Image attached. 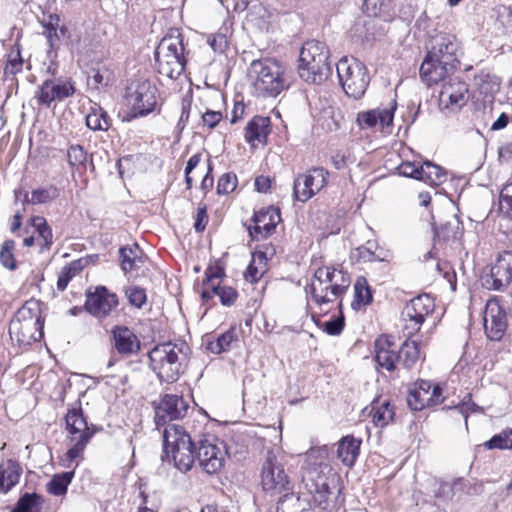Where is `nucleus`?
<instances>
[{
  "instance_id": "1",
  "label": "nucleus",
  "mask_w": 512,
  "mask_h": 512,
  "mask_svg": "<svg viewBox=\"0 0 512 512\" xmlns=\"http://www.w3.org/2000/svg\"><path fill=\"white\" fill-rule=\"evenodd\" d=\"M65 422L70 448L60 459V464L65 468H72V470L54 475L47 483V491L54 496L66 494L74 477V469L83 459L84 450L93 436V431L88 427L80 403H76L68 409Z\"/></svg>"
},
{
  "instance_id": "2",
  "label": "nucleus",
  "mask_w": 512,
  "mask_h": 512,
  "mask_svg": "<svg viewBox=\"0 0 512 512\" xmlns=\"http://www.w3.org/2000/svg\"><path fill=\"white\" fill-rule=\"evenodd\" d=\"M460 43L455 35L441 33L420 66V76L428 86L443 81L459 64Z\"/></svg>"
},
{
  "instance_id": "3",
  "label": "nucleus",
  "mask_w": 512,
  "mask_h": 512,
  "mask_svg": "<svg viewBox=\"0 0 512 512\" xmlns=\"http://www.w3.org/2000/svg\"><path fill=\"white\" fill-rule=\"evenodd\" d=\"M190 349L185 342H166L149 352L150 366L161 381L172 383L184 372Z\"/></svg>"
},
{
  "instance_id": "4",
  "label": "nucleus",
  "mask_w": 512,
  "mask_h": 512,
  "mask_svg": "<svg viewBox=\"0 0 512 512\" xmlns=\"http://www.w3.org/2000/svg\"><path fill=\"white\" fill-rule=\"evenodd\" d=\"M44 320L42 304L36 299L27 300L9 323V335L20 346H28L43 337Z\"/></svg>"
},
{
  "instance_id": "5",
  "label": "nucleus",
  "mask_w": 512,
  "mask_h": 512,
  "mask_svg": "<svg viewBox=\"0 0 512 512\" xmlns=\"http://www.w3.org/2000/svg\"><path fill=\"white\" fill-rule=\"evenodd\" d=\"M350 277L342 270L333 267L318 268L306 286L305 291L309 299L316 305L322 306L333 303L341 297L350 285Z\"/></svg>"
},
{
  "instance_id": "6",
  "label": "nucleus",
  "mask_w": 512,
  "mask_h": 512,
  "mask_svg": "<svg viewBox=\"0 0 512 512\" xmlns=\"http://www.w3.org/2000/svg\"><path fill=\"white\" fill-rule=\"evenodd\" d=\"M249 75L256 92L264 97H276L288 86L285 68L275 59L254 60Z\"/></svg>"
},
{
  "instance_id": "7",
  "label": "nucleus",
  "mask_w": 512,
  "mask_h": 512,
  "mask_svg": "<svg viewBox=\"0 0 512 512\" xmlns=\"http://www.w3.org/2000/svg\"><path fill=\"white\" fill-rule=\"evenodd\" d=\"M329 50L325 43L311 40L304 43L299 56V76L308 83L321 84L330 74Z\"/></svg>"
},
{
  "instance_id": "8",
  "label": "nucleus",
  "mask_w": 512,
  "mask_h": 512,
  "mask_svg": "<svg viewBox=\"0 0 512 512\" xmlns=\"http://www.w3.org/2000/svg\"><path fill=\"white\" fill-rule=\"evenodd\" d=\"M164 452L181 472L189 471L195 462V444L179 424L170 423L163 431Z\"/></svg>"
},
{
  "instance_id": "9",
  "label": "nucleus",
  "mask_w": 512,
  "mask_h": 512,
  "mask_svg": "<svg viewBox=\"0 0 512 512\" xmlns=\"http://www.w3.org/2000/svg\"><path fill=\"white\" fill-rule=\"evenodd\" d=\"M158 73L171 80L177 79L184 71L185 57L183 37L172 31L159 43L155 51Z\"/></svg>"
},
{
  "instance_id": "10",
  "label": "nucleus",
  "mask_w": 512,
  "mask_h": 512,
  "mask_svg": "<svg viewBox=\"0 0 512 512\" xmlns=\"http://www.w3.org/2000/svg\"><path fill=\"white\" fill-rule=\"evenodd\" d=\"M125 100L132 117L147 116L157 109L158 89L149 79H133L126 87Z\"/></svg>"
},
{
  "instance_id": "11",
  "label": "nucleus",
  "mask_w": 512,
  "mask_h": 512,
  "mask_svg": "<svg viewBox=\"0 0 512 512\" xmlns=\"http://www.w3.org/2000/svg\"><path fill=\"white\" fill-rule=\"evenodd\" d=\"M336 70L346 95L359 99L365 94L370 78L362 62L344 57L337 63Z\"/></svg>"
},
{
  "instance_id": "12",
  "label": "nucleus",
  "mask_w": 512,
  "mask_h": 512,
  "mask_svg": "<svg viewBox=\"0 0 512 512\" xmlns=\"http://www.w3.org/2000/svg\"><path fill=\"white\" fill-rule=\"evenodd\" d=\"M434 308V301L429 295L424 294L413 298L405 305L401 313L404 333L408 337L415 335Z\"/></svg>"
},
{
  "instance_id": "13",
  "label": "nucleus",
  "mask_w": 512,
  "mask_h": 512,
  "mask_svg": "<svg viewBox=\"0 0 512 512\" xmlns=\"http://www.w3.org/2000/svg\"><path fill=\"white\" fill-rule=\"evenodd\" d=\"M74 93L75 86L71 79L52 78L38 86L34 99L39 107L49 108L53 102H61L73 96Z\"/></svg>"
},
{
  "instance_id": "14",
  "label": "nucleus",
  "mask_w": 512,
  "mask_h": 512,
  "mask_svg": "<svg viewBox=\"0 0 512 512\" xmlns=\"http://www.w3.org/2000/svg\"><path fill=\"white\" fill-rule=\"evenodd\" d=\"M225 445L218 438L208 435L199 441L197 459L208 474L220 471L225 460Z\"/></svg>"
},
{
  "instance_id": "15",
  "label": "nucleus",
  "mask_w": 512,
  "mask_h": 512,
  "mask_svg": "<svg viewBox=\"0 0 512 512\" xmlns=\"http://www.w3.org/2000/svg\"><path fill=\"white\" fill-rule=\"evenodd\" d=\"M328 171L321 167L308 170L294 180L293 195L301 202H306L321 191L327 184Z\"/></svg>"
},
{
  "instance_id": "16",
  "label": "nucleus",
  "mask_w": 512,
  "mask_h": 512,
  "mask_svg": "<svg viewBox=\"0 0 512 512\" xmlns=\"http://www.w3.org/2000/svg\"><path fill=\"white\" fill-rule=\"evenodd\" d=\"M290 480L283 465L272 452H268L262 466L261 485L264 491L278 494L289 489Z\"/></svg>"
},
{
  "instance_id": "17",
  "label": "nucleus",
  "mask_w": 512,
  "mask_h": 512,
  "mask_svg": "<svg viewBox=\"0 0 512 512\" xmlns=\"http://www.w3.org/2000/svg\"><path fill=\"white\" fill-rule=\"evenodd\" d=\"M442 401V389L426 380L417 382L415 388L409 392L407 397V403L414 411L438 405Z\"/></svg>"
},
{
  "instance_id": "18",
  "label": "nucleus",
  "mask_w": 512,
  "mask_h": 512,
  "mask_svg": "<svg viewBox=\"0 0 512 512\" xmlns=\"http://www.w3.org/2000/svg\"><path fill=\"white\" fill-rule=\"evenodd\" d=\"M118 305V297L106 287H96L94 292L86 294L85 309L92 316L103 319Z\"/></svg>"
},
{
  "instance_id": "19",
  "label": "nucleus",
  "mask_w": 512,
  "mask_h": 512,
  "mask_svg": "<svg viewBox=\"0 0 512 512\" xmlns=\"http://www.w3.org/2000/svg\"><path fill=\"white\" fill-rule=\"evenodd\" d=\"M396 104L386 107L361 111L357 114L356 122L362 130L384 131L393 124Z\"/></svg>"
},
{
  "instance_id": "20",
  "label": "nucleus",
  "mask_w": 512,
  "mask_h": 512,
  "mask_svg": "<svg viewBox=\"0 0 512 512\" xmlns=\"http://www.w3.org/2000/svg\"><path fill=\"white\" fill-rule=\"evenodd\" d=\"M188 404L182 396L166 394L155 407V423L157 427L167 426V422L185 416Z\"/></svg>"
},
{
  "instance_id": "21",
  "label": "nucleus",
  "mask_w": 512,
  "mask_h": 512,
  "mask_svg": "<svg viewBox=\"0 0 512 512\" xmlns=\"http://www.w3.org/2000/svg\"><path fill=\"white\" fill-rule=\"evenodd\" d=\"M484 327L487 337L492 341L501 340L506 332V313L496 299H490L486 303Z\"/></svg>"
},
{
  "instance_id": "22",
  "label": "nucleus",
  "mask_w": 512,
  "mask_h": 512,
  "mask_svg": "<svg viewBox=\"0 0 512 512\" xmlns=\"http://www.w3.org/2000/svg\"><path fill=\"white\" fill-rule=\"evenodd\" d=\"M331 472L328 463V448L326 446L313 447L306 453L304 466V481H314L321 478H329Z\"/></svg>"
},
{
  "instance_id": "23",
  "label": "nucleus",
  "mask_w": 512,
  "mask_h": 512,
  "mask_svg": "<svg viewBox=\"0 0 512 512\" xmlns=\"http://www.w3.org/2000/svg\"><path fill=\"white\" fill-rule=\"evenodd\" d=\"M468 101V85L458 79L445 82L439 93V104L444 109L457 111Z\"/></svg>"
},
{
  "instance_id": "24",
  "label": "nucleus",
  "mask_w": 512,
  "mask_h": 512,
  "mask_svg": "<svg viewBox=\"0 0 512 512\" xmlns=\"http://www.w3.org/2000/svg\"><path fill=\"white\" fill-rule=\"evenodd\" d=\"M313 496L314 508L319 512H333L336 508V492L330 488L329 478H321L314 481H305Z\"/></svg>"
},
{
  "instance_id": "25",
  "label": "nucleus",
  "mask_w": 512,
  "mask_h": 512,
  "mask_svg": "<svg viewBox=\"0 0 512 512\" xmlns=\"http://www.w3.org/2000/svg\"><path fill=\"white\" fill-rule=\"evenodd\" d=\"M280 211L274 207H267L254 214V226L250 228L253 238L264 239L269 236L280 222Z\"/></svg>"
},
{
  "instance_id": "26",
  "label": "nucleus",
  "mask_w": 512,
  "mask_h": 512,
  "mask_svg": "<svg viewBox=\"0 0 512 512\" xmlns=\"http://www.w3.org/2000/svg\"><path fill=\"white\" fill-rule=\"evenodd\" d=\"M491 287L500 290L508 286L512 281V252L501 253L491 268Z\"/></svg>"
},
{
  "instance_id": "27",
  "label": "nucleus",
  "mask_w": 512,
  "mask_h": 512,
  "mask_svg": "<svg viewBox=\"0 0 512 512\" xmlns=\"http://www.w3.org/2000/svg\"><path fill=\"white\" fill-rule=\"evenodd\" d=\"M375 361L379 367L388 371L396 369L398 350L387 338H378L375 342Z\"/></svg>"
},
{
  "instance_id": "28",
  "label": "nucleus",
  "mask_w": 512,
  "mask_h": 512,
  "mask_svg": "<svg viewBox=\"0 0 512 512\" xmlns=\"http://www.w3.org/2000/svg\"><path fill=\"white\" fill-rule=\"evenodd\" d=\"M114 346L123 355L137 353L140 349V342L137 336L125 326H117L113 329Z\"/></svg>"
},
{
  "instance_id": "29",
  "label": "nucleus",
  "mask_w": 512,
  "mask_h": 512,
  "mask_svg": "<svg viewBox=\"0 0 512 512\" xmlns=\"http://www.w3.org/2000/svg\"><path fill=\"white\" fill-rule=\"evenodd\" d=\"M270 119L268 117L255 116L247 124L245 129V139L252 146L266 142L269 129Z\"/></svg>"
},
{
  "instance_id": "30",
  "label": "nucleus",
  "mask_w": 512,
  "mask_h": 512,
  "mask_svg": "<svg viewBox=\"0 0 512 512\" xmlns=\"http://www.w3.org/2000/svg\"><path fill=\"white\" fill-rule=\"evenodd\" d=\"M119 257L121 268L125 273L138 270L145 261V255L136 243L120 248Z\"/></svg>"
},
{
  "instance_id": "31",
  "label": "nucleus",
  "mask_w": 512,
  "mask_h": 512,
  "mask_svg": "<svg viewBox=\"0 0 512 512\" xmlns=\"http://www.w3.org/2000/svg\"><path fill=\"white\" fill-rule=\"evenodd\" d=\"M218 278V275H212L208 278L207 287L202 292L203 299H209L213 295H217L224 306L233 305L238 296L237 291L230 286L216 285L214 281Z\"/></svg>"
},
{
  "instance_id": "32",
  "label": "nucleus",
  "mask_w": 512,
  "mask_h": 512,
  "mask_svg": "<svg viewBox=\"0 0 512 512\" xmlns=\"http://www.w3.org/2000/svg\"><path fill=\"white\" fill-rule=\"evenodd\" d=\"M29 226L32 229L31 232L36 236L41 251L50 249L53 244V233L46 219L42 216H34L29 220Z\"/></svg>"
},
{
  "instance_id": "33",
  "label": "nucleus",
  "mask_w": 512,
  "mask_h": 512,
  "mask_svg": "<svg viewBox=\"0 0 512 512\" xmlns=\"http://www.w3.org/2000/svg\"><path fill=\"white\" fill-rule=\"evenodd\" d=\"M368 411V415L372 417V422L378 427H385L393 421L395 412L389 401L380 403L373 401L370 408H365L364 412Z\"/></svg>"
},
{
  "instance_id": "34",
  "label": "nucleus",
  "mask_w": 512,
  "mask_h": 512,
  "mask_svg": "<svg viewBox=\"0 0 512 512\" xmlns=\"http://www.w3.org/2000/svg\"><path fill=\"white\" fill-rule=\"evenodd\" d=\"M361 440L353 436H346L339 442L337 454L342 463L346 466H352L359 454Z\"/></svg>"
},
{
  "instance_id": "35",
  "label": "nucleus",
  "mask_w": 512,
  "mask_h": 512,
  "mask_svg": "<svg viewBox=\"0 0 512 512\" xmlns=\"http://www.w3.org/2000/svg\"><path fill=\"white\" fill-rule=\"evenodd\" d=\"M21 475L20 465L13 460H8L0 467V491L7 492L15 486Z\"/></svg>"
},
{
  "instance_id": "36",
  "label": "nucleus",
  "mask_w": 512,
  "mask_h": 512,
  "mask_svg": "<svg viewBox=\"0 0 512 512\" xmlns=\"http://www.w3.org/2000/svg\"><path fill=\"white\" fill-rule=\"evenodd\" d=\"M420 343L406 340L398 350V363L406 369L412 368L420 358Z\"/></svg>"
},
{
  "instance_id": "37",
  "label": "nucleus",
  "mask_w": 512,
  "mask_h": 512,
  "mask_svg": "<svg viewBox=\"0 0 512 512\" xmlns=\"http://www.w3.org/2000/svg\"><path fill=\"white\" fill-rule=\"evenodd\" d=\"M420 176L419 180L432 186H438L446 180L444 169L430 161H425L420 165Z\"/></svg>"
},
{
  "instance_id": "38",
  "label": "nucleus",
  "mask_w": 512,
  "mask_h": 512,
  "mask_svg": "<svg viewBox=\"0 0 512 512\" xmlns=\"http://www.w3.org/2000/svg\"><path fill=\"white\" fill-rule=\"evenodd\" d=\"M267 271V257L259 252L253 255L244 274L245 279L251 283L258 282Z\"/></svg>"
},
{
  "instance_id": "39",
  "label": "nucleus",
  "mask_w": 512,
  "mask_h": 512,
  "mask_svg": "<svg viewBox=\"0 0 512 512\" xmlns=\"http://www.w3.org/2000/svg\"><path fill=\"white\" fill-rule=\"evenodd\" d=\"M86 263L87 261L84 259H77L63 267L57 280L58 290L64 291L69 282L84 269Z\"/></svg>"
},
{
  "instance_id": "40",
  "label": "nucleus",
  "mask_w": 512,
  "mask_h": 512,
  "mask_svg": "<svg viewBox=\"0 0 512 512\" xmlns=\"http://www.w3.org/2000/svg\"><path fill=\"white\" fill-rule=\"evenodd\" d=\"M372 301V293L367 280L364 277L357 278L354 285V300L352 308L359 310Z\"/></svg>"
},
{
  "instance_id": "41",
  "label": "nucleus",
  "mask_w": 512,
  "mask_h": 512,
  "mask_svg": "<svg viewBox=\"0 0 512 512\" xmlns=\"http://www.w3.org/2000/svg\"><path fill=\"white\" fill-rule=\"evenodd\" d=\"M58 196L59 190L55 186L41 187L33 190L31 196L26 193L24 195V203L32 205L46 204Z\"/></svg>"
},
{
  "instance_id": "42",
  "label": "nucleus",
  "mask_w": 512,
  "mask_h": 512,
  "mask_svg": "<svg viewBox=\"0 0 512 512\" xmlns=\"http://www.w3.org/2000/svg\"><path fill=\"white\" fill-rule=\"evenodd\" d=\"M86 125L94 131H107L111 123L106 111L101 107H93L86 116Z\"/></svg>"
},
{
  "instance_id": "43",
  "label": "nucleus",
  "mask_w": 512,
  "mask_h": 512,
  "mask_svg": "<svg viewBox=\"0 0 512 512\" xmlns=\"http://www.w3.org/2000/svg\"><path fill=\"white\" fill-rule=\"evenodd\" d=\"M377 250V244L375 242L368 241L365 246H361L356 249L357 257L363 262L387 261L389 253L383 250Z\"/></svg>"
},
{
  "instance_id": "44",
  "label": "nucleus",
  "mask_w": 512,
  "mask_h": 512,
  "mask_svg": "<svg viewBox=\"0 0 512 512\" xmlns=\"http://www.w3.org/2000/svg\"><path fill=\"white\" fill-rule=\"evenodd\" d=\"M237 340L236 331L234 328L227 330L216 338L214 341H210L207 344V349L214 354H220L228 351L234 341Z\"/></svg>"
},
{
  "instance_id": "45",
  "label": "nucleus",
  "mask_w": 512,
  "mask_h": 512,
  "mask_svg": "<svg viewBox=\"0 0 512 512\" xmlns=\"http://www.w3.org/2000/svg\"><path fill=\"white\" fill-rule=\"evenodd\" d=\"M67 160L73 171L86 169L87 153L80 145H71L67 150Z\"/></svg>"
},
{
  "instance_id": "46",
  "label": "nucleus",
  "mask_w": 512,
  "mask_h": 512,
  "mask_svg": "<svg viewBox=\"0 0 512 512\" xmlns=\"http://www.w3.org/2000/svg\"><path fill=\"white\" fill-rule=\"evenodd\" d=\"M476 83L481 94L493 96L498 92L500 81L497 77L488 73H481L476 77Z\"/></svg>"
},
{
  "instance_id": "47",
  "label": "nucleus",
  "mask_w": 512,
  "mask_h": 512,
  "mask_svg": "<svg viewBox=\"0 0 512 512\" xmlns=\"http://www.w3.org/2000/svg\"><path fill=\"white\" fill-rule=\"evenodd\" d=\"M41 498L36 493H25L11 512H38Z\"/></svg>"
},
{
  "instance_id": "48",
  "label": "nucleus",
  "mask_w": 512,
  "mask_h": 512,
  "mask_svg": "<svg viewBox=\"0 0 512 512\" xmlns=\"http://www.w3.org/2000/svg\"><path fill=\"white\" fill-rule=\"evenodd\" d=\"M484 446L487 449H512V429L494 435Z\"/></svg>"
},
{
  "instance_id": "49",
  "label": "nucleus",
  "mask_w": 512,
  "mask_h": 512,
  "mask_svg": "<svg viewBox=\"0 0 512 512\" xmlns=\"http://www.w3.org/2000/svg\"><path fill=\"white\" fill-rule=\"evenodd\" d=\"M112 81V73L106 69H93L91 71V75L89 76L88 83L94 89H100L106 87Z\"/></svg>"
},
{
  "instance_id": "50",
  "label": "nucleus",
  "mask_w": 512,
  "mask_h": 512,
  "mask_svg": "<svg viewBox=\"0 0 512 512\" xmlns=\"http://www.w3.org/2000/svg\"><path fill=\"white\" fill-rule=\"evenodd\" d=\"M435 233L438 238L443 240L456 239L460 234V223L457 219H453L435 229Z\"/></svg>"
},
{
  "instance_id": "51",
  "label": "nucleus",
  "mask_w": 512,
  "mask_h": 512,
  "mask_svg": "<svg viewBox=\"0 0 512 512\" xmlns=\"http://www.w3.org/2000/svg\"><path fill=\"white\" fill-rule=\"evenodd\" d=\"M15 242L13 240H6L0 250V261L2 265L8 269H15L16 262L14 258Z\"/></svg>"
},
{
  "instance_id": "52",
  "label": "nucleus",
  "mask_w": 512,
  "mask_h": 512,
  "mask_svg": "<svg viewBox=\"0 0 512 512\" xmlns=\"http://www.w3.org/2000/svg\"><path fill=\"white\" fill-rule=\"evenodd\" d=\"M300 499L294 494H286L280 499L277 506V512H300Z\"/></svg>"
},
{
  "instance_id": "53",
  "label": "nucleus",
  "mask_w": 512,
  "mask_h": 512,
  "mask_svg": "<svg viewBox=\"0 0 512 512\" xmlns=\"http://www.w3.org/2000/svg\"><path fill=\"white\" fill-rule=\"evenodd\" d=\"M129 303L136 308H141L147 300L146 292L143 288L138 286H130L125 292Z\"/></svg>"
},
{
  "instance_id": "54",
  "label": "nucleus",
  "mask_w": 512,
  "mask_h": 512,
  "mask_svg": "<svg viewBox=\"0 0 512 512\" xmlns=\"http://www.w3.org/2000/svg\"><path fill=\"white\" fill-rule=\"evenodd\" d=\"M237 186V177L232 173H226L220 177L217 184L219 194H228Z\"/></svg>"
},
{
  "instance_id": "55",
  "label": "nucleus",
  "mask_w": 512,
  "mask_h": 512,
  "mask_svg": "<svg viewBox=\"0 0 512 512\" xmlns=\"http://www.w3.org/2000/svg\"><path fill=\"white\" fill-rule=\"evenodd\" d=\"M499 209L504 214L512 212V183L503 187L499 197Z\"/></svg>"
},
{
  "instance_id": "56",
  "label": "nucleus",
  "mask_w": 512,
  "mask_h": 512,
  "mask_svg": "<svg viewBox=\"0 0 512 512\" xmlns=\"http://www.w3.org/2000/svg\"><path fill=\"white\" fill-rule=\"evenodd\" d=\"M397 170L399 175L411 177L417 180L421 178L420 166L416 165L414 162H403L398 166Z\"/></svg>"
},
{
  "instance_id": "57",
  "label": "nucleus",
  "mask_w": 512,
  "mask_h": 512,
  "mask_svg": "<svg viewBox=\"0 0 512 512\" xmlns=\"http://www.w3.org/2000/svg\"><path fill=\"white\" fill-rule=\"evenodd\" d=\"M23 61L21 59L20 53L16 52L15 54H10L7 64L5 66V74L15 75L20 72L22 69Z\"/></svg>"
},
{
  "instance_id": "58",
  "label": "nucleus",
  "mask_w": 512,
  "mask_h": 512,
  "mask_svg": "<svg viewBox=\"0 0 512 512\" xmlns=\"http://www.w3.org/2000/svg\"><path fill=\"white\" fill-rule=\"evenodd\" d=\"M208 223L207 207L204 204H199L195 216L194 228L200 232L206 228Z\"/></svg>"
},
{
  "instance_id": "59",
  "label": "nucleus",
  "mask_w": 512,
  "mask_h": 512,
  "mask_svg": "<svg viewBox=\"0 0 512 512\" xmlns=\"http://www.w3.org/2000/svg\"><path fill=\"white\" fill-rule=\"evenodd\" d=\"M204 125L213 129L222 120V113L220 111L207 110L202 115Z\"/></svg>"
},
{
  "instance_id": "60",
  "label": "nucleus",
  "mask_w": 512,
  "mask_h": 512,
  "mask_svg": "<svg viewBox=\"0 0 512 512\" xmlns=\"http://www.w3.org/2000/svg\"><path fill=\"white\" fill-rule=\"evenodd\" d=\"M344 328V321L341 318H336L325 322L324 331L329 335H339Z\"/></svg>"
},
{
  "instance_id": "61",
  "label": "nucleus",
  "mask_w": 512,
  "mask_h": 512,
  "mask_svg": "<svg viewBox=\"0 0 512 512\" xmlns=\"http://www.w3.org/2000/svg\"><path fill=\"white\" fill-rule=\"evenodd\" d=\"M454 409L464 418L465 425L467 426L468 414L470 412L478 411L479 407L469 400L463 401L462 403L458 404Z\"/></svg>"
},
{
  "instance_id": "62",
  "label": "nucleus",
  "mask_w": 512,
  "mask_h": 512,
  "mask_svg": "<svg viewBox=\"0 0 512 512\" xmlns=\"http://www.w3.org/2000/svg\"><path fill=\"white\" fill-rule=\"evenodd\" d=\"M190 107H191V102L189 100L184 99L182 101V111H181V115H180L179 122L177 125L178 128L181 130L184 129L186 123L188 122Z\"/></svg>"
},
{
  "instance_id": "63",
  "label": "nucleus",
  "mask_w": 512,
  "mask_h": 512,
  "mask_svg": "<svg viewBox=\"0 0 512 512\" xmlns=\"http://www.w3.org/2000/svg\"><path fill=\"white\" fill-rule=\"evenodd\" d=\"M510 117L506 113H501L500 116L493 122L491 126L492 131H499L507 127Z\"/></svg>"
},
{
  "instance_id": "64",
  "label": "nucleus",
  "mask_w": 512,
  "mask_h": 512,
  "mask_svg": "<svg viewBox=\"0 0 512 512\" xmlns=\"http://www.w3.org/2000/svg\"><path fill=\"white\" fill-rule=\"evenodd\" d=\"M271 186V181L269 177L266 176H258L255 179V188L258 192L265 193L269 190Z\"/></svg>"
}]
</instances>
